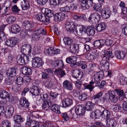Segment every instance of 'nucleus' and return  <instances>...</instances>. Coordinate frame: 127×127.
Returning <instances> with one entry per match:
<instances>
[{
	"mask_svg": "<svg viewBox=\"0 0 127 127\" xmlns=\"http://www.w3.org/2000/svg\"><path fill=\"white\" fill-rule=\"evenodd\" d=\"M12 11L14 13H18L20 11V9L17 6V5H14L12 6Z\"/></svg>",
	"mask_w": 127,
	"mask_h": 127,
	"instance_id": "56",
	"label": "nucleus"
},
{
	"mask_svg": "<svg viewBox=\"0 0 127 127\" xmlns=\"http://www.w3.org/2000/svg\"><path fill=\"white\" fill-rule=\"evenodd\" d=\"M0 97L2 99H5L7 98H9L10 97L9 93L5 90H0Z\"/></svg>",
	"mask_w": 127,
	"mask_h": 127,
	"instance_id": "32",
	"label": "nucleus"
},
{
	"mask_svg": "<svg viewBox=\"0 0 127 127\" xmlns=\"http://www.w3.org/2000/svg\"><path fill=\"white\" fill-rule=\"evenodd\" d=\"M89 97V95L85 93L81 95L79 97V99L81 100H84Z\"/></svg>",
	"mask_w": 127,
	"mask_h": 127,
	"instance_id": "57",
	"label": "nucleus"
},
{
	"mask_svg": "<svg viewBox=\"0 0 127 127\" xmlns=\"http://www.w3.org/2000/svg\"><path fill=\"white\" fill-rule=\"evenodd\" d=\"M2 127H10V124L7 121H5L2 122Z\"/></svg>",
	"mask_w": 127,
	"mask_h": 127,
	"instance_id": "64",
	"label": "nucleus"
},
{
	"mask_svg": "<svg viewBox=\"0 0 127 127\" xmlns=\"http://www.w3.org/2000/svg\"><path fill=\"white\" fill-rule=\"evenodd\" d=\"M51 105V103L50 101H44L42 104V107L43 109L46 111L49 109Z\"/></svg>",
	"mask_w": 127,
	"mask_h": 127,
	"instance_id": "33",
	"label": "nucleus"
},
{
	"mask_svg": "<svg viewBox=\"0 0 127 127\" xmlns=\"http://www.w3.org/2000/svg\"><path fill=\"white\" fill-rule=\"evenodd\" d=\"M63 41L64 44L67 46H70L74 42L72 39L68 37H64L63 39Z\"/></svg>",
	"mask_w": 127,
	"mask_h": 127,
	"instance_id": "29",
	"label": "nucleus"
},
{
	"mask_svg": "<svg viewBox=\"0 0 127 127\" xmlns=\"http://www.w3.org/2000/svg\"><path fill=\"white\" fill-rule=\"evenodd\" d=\"M55 73L59 78H62L66 75L65 71L61 69H57L55 71Z\"/></svg>",
	"mask_w": 127,
	"mask_h": 127,
	"instance_id": "42",
	"label": "nucleus"
},
{
	"mask_svg": "<svg viewBox=\"0 0 127 127\" xmlns=\"http://www.w3.org/2000/svg\"><path fill=\"white\" fill-rule=\"evenodd\" d=\"M60 50L52 47L46 50L47 54L51 55H57L60 53Z\"/></svg>",
	"mask_w": 127,
	"mask_h": 127,
	"instance_id": "16",
	"label": "nucleus"
},
{
	"mask_svg": "<svg viewBox=\"0 0 127 127\" xmlns=\"http://www.w3.org/2000/svg\"><path fill=\"white\" fill-rule=\"evenodd\" d=\"M115 56L118 59H123L125 57L126 54L123 51H117L115 52Z\"/></svg>",
	"mask_w": 127,
	"mask_h": 127,
	"instance_id": "27",
	"label": "nucleus"
},
{
	"mask_svg": "<svg viewBox=\"0 0 127 127\" xmlns=\"http://www.w3.org/2000/svg\"><path fill=\"white\" fill-rule=\"evenodd\" d=\"M106 26L105 23L101 22L98 24L96 27V29L99 32H102L106 29Z\"/></svg>",
	"mask_w": 127,
	"mask_h": 127,
	"instance_id": "25",
	"label": "nucleus"
},
{
	"mask_svg": "<svg viewBox=\"0 0 127 127\" xmlns=\"http://www.w3.org/2000/svg\"><path fill=\"white\" fill-rule=\"evenodd\" d=\"M13 118L15 123H22L23 122V118L19 115H15L13 116Z\"/></svg>",
	"mask_w": 127,
	"mask_h": 127,
	"instance_id": "43",
	"label": "nucleus"
},
{
	"mask_svg": "<svg viewBox=\"0 0 127 127\" xmlns=\"http://www.w3.org/2000/svg\"><path fill=\"white\" fill-rule=\"evenodd\" d=\"M44 14L48 17H51L54 16V13L53 11L48 9H45Z\"/></svg>",
	"mask_w": 127,
	"mask_h": 127,
	"instance_id": "48",
	"label": "nucleus"
},
{
	"mask_svg": "<svg viewBox=\"0 0 127 127\" xmlns=\"http://www.w3.org/2000/svg\"><path fill=\"white\" fill-rule=\"evenodd\" d=\"M21 5L22 8L23 10H27L30 6L29 2L26 0H23V1L21 2Z\"/></svg>",
	"mask_w": 127,
	"mask_h": 127,
	"instance_id": "30",
	"label": "nucleus"
},
{
	"mask_svg": "<svg viewBox=\"0 0 127 127\" xmlns=\"http://www.w3.org/2000/svg\"><path fill=\"white\" fill-rule=\"evenodd\" d=\"M15 17L13 16H11L7 18L6 21L9 24H11L14 22L16 20Z\"/></svg>",
	"mask_w": 127,
	"mask_h": 127,
	"instance_id": "54",
	"label": "nucleus"
},
{
	"mask_svg": "<svg viewBox=\"0 0 127 127\" xmlns=\"http://www.w3.org/2000/svg\"><path fill=\"white\" fill-rule=\"evenodd\" d=\"M18 100V97L16 95H14L13 96H12L9 99L10 101L13 104L17 103Z\"/></svg>",
	"mask_w": 127,
	"mask_h": 127,
	"instance_id": "46",
	"label": "nucleus"
},
{
	"mask_svg": "<svg viewBox=\"0 0 127 127\" xmlns=\"http://www.w3.org/2000/svg\"><path fill=\"white\" fill-rule=\"evenodd\" d=\"M101 56L102 58L100 62V70H106L109 67V64L107 61L109 58L112 55L111 51H108L105 50L101 52Z\"/></svg>",
	"mask_w": 127,
	"mask_h": 127,
	"instance_id": "1",
	"label": "nucleus"
},
{
	"mask_svg": "<svg viewBox=\"0 0 127 127\" xmlns=\"http://www.w3.org/2000/svg\"><path fill=\"white\" fill-rule=\"evenodd\" d=\"M106 126L109 127H115L117 124V122L115 118H110L106 119Z\"/></svg>",
	"mask_w": 127,
	"mask_h": 127,
	"instance_id": "15",
	"label": "nucleus"
},
{
	"mask_svg": "<svg viewBox=\"0 0 127 127\" xmlns=\"http://www.w3.org/2000/svg\"><path fill=\"white\" fill-rule=\"evenodd\" d=\"M90 84L88 85L84 84H83V85L84 86V87L85 89H89L90 91H91L94 88L93 86L94 82L92 81L90 82Z\"/></svg>",
	"mask_w": 127,
	"mask_h": 127,
	"instance_id": "40",
	"label": "nucleus"
},
{
	"mask_svg": "<svg viewBox=\"0 0 127 127\" xmlns=\"http://www.w3.org/2000/svg\"><path fill=\"white\" fill-rule=\"evenodd\" d=\"M120 82L121 84L124 85L127 83V78L123 77L120 79Z\"/></svg>",
	"mask_w": 127,
	"mask_h": 127,
	"instance_id": "60",
	"label": "nucleus"
},
{
	"mask_svg": "<svg viewBox=\"0 0 127 127\" xmlns=\"http://www.w3.org/2000/svg\"><path fill=\"white\" fill-rule=\"evenodd\" d=\"M109 98L110 101L112 102L116 103L118 99L117 96L114 91H110L109 92Z\"/></svg>",
	"mask_w": 127,
	"mask_h": 127,
	"instance_id": "22",
	"label": "nucleus"
},
{
	"mask_svg": "<svg viewBox=\"0 0 127 127\" xmlns=\"http://www.w3.org/2000/svg\"><path fill=\"white\" fill-rule=\"evenodd\" d=\"M69 50L72 53H77L79 51V47L74 42L69 47Z\"/></svg>",
	"mask_w": 127,
	"mask_h": 127,
	"instance_id": "21",
	"label": "nucleus"
},
{
	"mask_svg": "<svg viewBox=\"0 0 127 127\" xmlns=\"http://www.w3.org/2000/svg\"><path fill=\"white\" fill-rule=\"evenodd\" d=\"M16 80L17 84L21 85L22 84L24 81L23 78L21 77H19L17 78Z\"/></svg>",
	"mask_w": 127,
	"mask_h": 127,
	"instance_id": "61",
	"label": "nucleus"
},
{
	"mask_svg": "<svg viewBox=\"0 0 127 127\" xmlns=\"http://www.w3.org/2000/svg\"><path fill=\"white\" fill-rule=\"evenodd\" d=\"M101 8V5L100 4L97 3L95 4L93 7V10L96 11H99Z\"/></svg>",
	"mask_w": 127,
	"mask_h": 127,
	"instance_id": "58",
	"label": "nucleus"
},
{
	"mask_svg": "<svg viewBox=\"0 0 127 127\" xmlns=\"http://www.w3.org/2000/svg\"><path fill=\"white\" fill-rule=\"evenodd\" d=\"M127 10L126 8H124V10L123 9L122 10V12L121 13V16L123 19H125L127 16Z\"/></svg>",
	"mask_w": 127,
	"mask_h": 127,
	"instance_id": "63",
	"label": "nucleus"
},
{
	"mask_svg": "<svg viewBox=\"0 0 127 127\" xmlns=\"http://www.w3.org/2000/svg\"><path fill=\"white\" fill-rule=\"evenodd\" d=\"M17 69L15 68H10L6 72V74L8 77H12L17 74Z\"/></svg>",
	"mask_w": 127,
	"mask_h": 127,
	"instance_id": "23",
	"label": "nucleus"
},
{
	"mask_svg": "<svg viewBox=\"0 0 127 127\" xmlns=\"http://www.w3.org/2000/svg\"><path fill=\"white\" fill-rule=\"evenodd\" d=\"M100 19V15L97 13H93L91 14L88 18L89 21L93 24L98 22Z\"/></svg>",
	"mask_w": 127,
	"mask_h": 127,
	"instance_id": "4",
	"label": "nucleus"
},
{
	"mask_svg": "<svg viewBox=\"0 0 127 127\" xmlns=\"http://www.w3.org/2000/svg\"><path fill=\"white\" fill-rule=\"evenodd\" d=\"M35 17L37 19L41 22H44L46 24H48L49 22V19H47L45 14H40V15H35Z\"/></svg>",
	"mask_w": 127,
	"mask_h": 127,
	"instance_id": "14",
	"label": "nucleus"
},
{
	"mask_svg": "<svg viewBox=\"0 0 127 127\" xmlns=\"http://www.w3.org/2000/svg\"><path fill=\"white\" fill-rule=\"evenodd\" d=\"M94 105L93 103L91 101L88 102L86 105V110L87 111H91L92 110Z\"/></svg>",
	"mask_w": 127,
	"mask_h": 127,
	"instance_id": "41",
	"label": "nucleus"
},
{
	"mask_svg": "<svg viewBox=\"0 0 127 127\" xmlns=\"http://www.w3.org/2000/svg\"><path fill=\"white\" fill-rule=\"evenodd\" d=\"M55 65L53 67L56 68L58 66L60 67H63L64 66V63L62 60L55 61L54 62Z\"/></svg>",
	"mask_w": 127,
	"mask_h": 127,
	"instance_id": "45",
	"label": "nucleus"
},
{
	"mask_svg": "<svg viewBox=\"0 0 127 127\" xmlns=\"http://www.w3.org/2000/svg\"><path fill=\"white\" fill-rule=\"evenodd\" d=\"M90 52L95 59L99 57V55L96 50L95 49H91Z\"/></svg>",
	"mask_w": 127,
	"mask_h": 127,
	"instance_id": "49",
	"label": "nucleus"
},
{
	"mask_svg": "<svg viewBox=\"0 0 127 127\" xmlns=\"http://www.w3.org/2000/svg\"><path fill=\"white\" fill-rule=\"evenodd\" d=\"M78 65L81 66L82 69H85L87 68V66L85 62L83 61H80L78 62Z\"/></svg>",
	"mask_w": 127,
	"mask_h": 127,
	"instance_id": "59",
	"label": "nucleus"
},
{
	"mask_svg": "<svg viewBox=\"0 0 127 127\" xmlns=\"http://www.w3.org/2000/svg\"><path fill=\"white\" fill-rule=\"evenodd\" d=\"M64 88L66 89L71 91L73 89V84L69 81L66 80L63 83Z\"/></svg>",
	"mask_w": 127,
	"mask_h": 127,
	"instance_id": "24",
	"label": "nucleus"
},
{
	"mask_svg": "<svg viewBox=\"0 0 127 127\" xmlns=\"http://www.w3.org/2000/svg\"><path fill=\"white\" fill-rule=\"evenodd\" d=\"M61 2V0H50V4L51 6H56L59 4Z\"/></svg>",
	"mask_w": 127,
	"mask_h": 127,
	"instance_id": "51",
	"label": "nucleus"
},
{
	"mask_svg": "<svg viewBox=\"0 0 127 127\" xmlns=\"http://www.w3.org/2000/svg\"><path fill=\"white\" fill-rule=\"evenodd\" d=\"M32 51V48L31 45L28 44L24 45L21 47L20 52L23 55H26L25 53L28 52V55L31 57L30 54Z\"/></svg>",
	"mask_w": 127,
	"mask_h": 127,
	"instance_id": "7",
	"label": "nucleus"
},
{
	"mask_svg": "<svg viewBox=\"0 0 127 127\" xmlns=\"http://www.w3.org/2000/svg\"><path fill=\"white\" fill-rule=\"evenodd\" d=\"M60 109V106L57 104L53 105L51 107V110H52L58 114L61 113Z\"/></svg>",
	"mask_w": 127,
	"mask_h": 127,
	"instance_id": "35",
	"label": "nucleus"
},
{
	"mask_svg": "<svg viewBox=\"0 0 127 127\" xmlns=\"http://www.w3.org/2000/svg\"><path fill=\"white\" fill-rule=\"evenodd\" d=\"M32 119L30 115L28 116L27 118V121L26 123V127H31Z\"/></svg>",
	"mask_w": 127,
	"mask_h": 127,
	"instance_id": "55",
	"label": "nucleus"
},
{
	"mask_svg": "<svg viewBox=\"0 0 127 127\" xmlns=\"http://www.w3.org/2000/svg\"><path fill=\"white\" fill-rule=\"evenodd\" d=\"M112 107L114 111L116 112H121L123 111L122 107L119 103L113 105Z\"/></svg>",
	"mask_w": 127,
	"mask_h": 127,
	"instance_id": "44",
	"label": "nucleus"
},
{
	"mask_svg": "<svg viewBox=\"0 0 127 127\" xmlns=\"http://www.w3.org/2000/svg\"><path fill=\"white\" fill-rule=\"evenodd\" d=\"M115 90L117 94L119 97V100L121 101L122 100L124 96V91L120 89H116Z\"/></svg>",
	"mask_w": 127,
	"mask_h": 127,
	"instance_id": "38",
	"label": "nucleus"
},
{
	"mask_svg": "<svg viewBox=\"0 0 127 127\" xmlns=\"http://www.w3.org/2000/svg\"><path fill=\"white\" fill-rule=\"evenodd\" d=\"M103 94L101 92H99L96 94L93 95L92 97L93 99H96V103L100 104H103L105 101L107 100V97L105 96H103V97L99 98Z\"/></svg>",
	"mask_w": 127,
	"mask_h": 127,
	"instance_id": "2",
	"label": "nucleus"
},
{
	"mask_svg": "<svg viewBox=\"0 0 127 127\" xmlns=\"http://www.w3.org/2000/svg\"><path fill=\"white\" fill-rule=\"evenodd\" d=\"M75 112L77 115L83 116L84 115L85 108L83 105H79L75 108Z\"/></svg>",
	"mask_w": 127,
	"mask_h": 127,
	"instance_id": "9",
	"label": "nucleus"
},
{
	"mask_svg": "<svg viewBox=\"0 0 127 127\" xmlns=\"http://www.w3.org/2000/svg\"><path fill=\"white\" fill-rule=\"evenodd\" d=\"M65 14L63 12H60L55 14L54 16V18L55 21L59 22L63 20L65 17Z\"/></svg>",
	"mask_w": 127,
	"mask_h": 127,
	"instance_id": "19",
	"label": "nucleus"
},
{
	"mask_svg": "<svg viewBox=\"0 0 127 127\" xmlns=\"http://www.w3.org/2000/svg\"><path fill=\"white\" fill-rule=\"evenodd\" d=\"M102 108L104 110L100 114L101 116H104V117H106V119H109L110 118V111L106 110L104 109L103 108Z\"/></svg>",
	"mask_w": 127,
	"mask_h": 127,
	"instance_id": "37",
	"label": "nucleus"
},
{
	"mask_svg": "<svg viewBox=\"0 0 127 127\" xmlns=\"http://www.w3.org/2000/svg\"><path fill=\"white\" fill-rule=\"evenodd\" d=\"M17 43V38L15 37H12L5 41L6 45L10 47L11 50L13 49V47L15 46Z\"/></svg>",
	"mask_w": 127,
	"mask_h": 127,
	"instance_id": "10",
	"label": "nucleus"
},
{
	"mask_svg": "<svg viewBox=\"0 0 127 127\" xmlns=\"http://www.w3.org/2000/svg\"><path fill=\"white\" fill-rule=\"evenodd\" d=\"M33 113H32V123L33 121L34 123L32 124L33 127H39V125L37 121L39 118V114L35 113V112H33Z\"/></svg>",
	"mask_w": 127,
	"mask_h": 127,
	"instance_id": "17",
	"label": "nucleus"
},
{
	"mask_svg": "<svg viewBox=\"0 0 127 127\" xmlns=\"http://www.w3.org/2000/svg\"><path fill=\"white\" fill-rule=\"evenodd\" d=\"M111 11L108 7L103 8L101 11V15L103 18L107 19L109 18L111 14Z\"/></svg>",
	"mask_w": 127,
	"mask_h": 127,
	"instance_id": "12",
	"label": "nucleus"
},
{
	"mask_svg": "<svg viewBox=\"0 0 127 127\" xmlns=\"http://www.w3.org/2000/svg\"><path fill=\"white\" fill-rule=\"evenodd\" d=\"M20 104L22 106L25 108L28 107L29 105L28 101H27L25 97L21 98L20 101Z\"/></svg>",
	"mask_w": 127,
	"mask_h": 127,
	"instance_id": "28",
	"label": "nucleus"
},
{
	"mask_svg": "<svg viewBox=\"0 0 127 127\" xmlns=\"http://www.w3.org/2000/svg\"><path fill=\"white\" fill-rule=\"evenodd\" d=\"M75 32L76 34L80 36L83 35L85 33H86L87 27L83 26H76L75 28Z\"/></svg>",
	"mask_w": 127,
	"mask_h": 127,
	"instance_id": "5",
	"label": "nucleus"
},
{
	"mask_svg": "<svg viewBox=\"0 0 127 127\" xmlns=\"http://www.w3.org/2000/svg\"><path fill=\"white\" fill-rule=\"evenodd\" d=\"M73 100L70 98H66L62 101V107H69L73 104Z\"/></svg>",
	"mask_w": 127,
	"mask_h": 127,
	"instance_id": "20",
	"label": "nucleus"
},
{
	"mask_svg": "<svg viewBox=\"0 0 127 127\" xmlns=\"http://www.w3.org/2000/svg\"><path fill=\"white\" fill-rule=\"evenodd\" d=\"M29 60V56L26 55H23V56L20 55H19L17 57V63L21 65L25 64L28 63Z\"/></svg>",
	"mask_w": 127,
	"mask_h": 127,
	"instance_id": "3",
	"label": "nucleus"
},
{
	"mask_svg": "<svg viewBox=\"0 0 127 127\" xmlns=\"http://www.w3.org/2000/svg\"><path fill=\"white\" fill-rule=\"evenodd\" d=\"M65 27L66 30L69 32L73 31L76 28L74 22L71 21H66L65 24Z\"/></svg>",
	"mask_w": 127,
	"mask_h": 127,
	"instance_id": "11",
	"label": "nucleus"
},
{
	"mask_svg": "<svg viewBox=\"0 0 127 127\" xmlns=\"http://www.w3.org/2000/svg\"><path fill=\"white\" fill-rule=\"evenodd\" d=\"M36 30H33L34 34L33 36H32V40L35 41H37L39 39L40 37V35L39 34L37 33V32H35Z\"/></svg>",
	"mask_w": 127,
	"mask_h": 127,
	"instance_id": "50",
	"label": "nucleus"
},
{
	"mask_svg": "<svg viewBox=\"0 0 127 127\" xmlns=\"http://www.w3.org/2000/svg\"><path fill=\"white\" fill-rule=\"evenodd\" d=\"M95 29L92 27H87L86 33L89 36H93L95 34Z\"/></svg>",
	"mask_w": 127,
	"mask_h": 127,
	"instance_id": "31",
	"label": "nucleus"
},
{
	"mask_svg": "<svg viewBox=\"0 0 127 127\" xmlns=\"http://www.w3.org/2000/svg\"><path fill=\"white\" fill-rule=\"evenodd\" d=\"M93 4L92 0H83L81 3V7L84 10L89 9L92 6Z\"/></svg>",
	"mask_w": 127,
	"mask_h": 127,
	"instance_id": "6",
	"label": "nucleus"
},
{
	"mask_svg": "<svg viewBox=\"0 0 127 127\" xmlns=\"http://www.w3.org/2000/svg\"><path fill=\"white\" fill-rule=\"evenodd\" d=\"M104 77L103 72L102 71L95 73L93 76L95 81H96L101 80Z\"/></svg>",
	"mask_w": 127,
	"mask_h": 127,
	"instance_id": "18",
	"label": "nucleus"
},
{
	"mask_svg": "<svg viewBox=\"0 0 127 127\" xmlns=\"http://www.w3.org/2000/svg\"><path fill=\"white\" fill-rule=\"evenodd\" d=\"M32 51V54L35 55L39 54L40 52V50L37 46H35L33 48Z\"/></svg>",
	"mask_w": 127,
	"mask_h": 127,
	"instance_id": "52",
	"label": "nucleus"
},
{
	"mask_svg": "<svg viewBox=\"0 0 127 127\" xmlns=\"http://www.w3.org/2000/svg\"><path fill=\"white\" fill-rule=\"evenodd\" d=\"M60 10L61 12H63L64 14H65V17H67L70 15V8L68 7H61L60 8Z\"/></svg>",
	"mask_w": 127,
	"mask_h": 127,
	"instance_id": "34",
	"label": "nucleus"
},
{
	"mask_svg": "<svg viewBox=\"0 0 127 127\" xmlns=\"http://www.w3.org/2000/svg\"><path fill=\"white\" fill-rule=\"evenodd\" d=\"M20 27L18 25L14 24L11 27V30L13 33L16 34L20 30Z\"/></svg>",
	"mask_w": 127,
	"mask_h": 127,
	"instance_id": "26",
	"label": "nucleus"
},
{
	"mask_svg": "<svg viewBox=\"0 0 127 127\" xmlns=\"http://www.w3.org/2000/svg\"><path fill=\"white\" fill-rule=\"evenodd\" d=\"M40 93V90L36 86H34L32 88V95L37 96Z\"/></svg>",
	"mask_w": 127,
	"mask_h": 127,
	"instance_id": "47",
	"label": "nucleus"
},
{
	"mask_svg": "<svg viewBox=\"0 0 127 127\" xmlns=\"http://www.w3.org/2000/svg\"><path fill=\"white\" fill-rule=\"evenodd\" d=\"M72 76L78 80L81 79L83 76V72L79 70L76 69L72 71Z\"/></svg>",
	"mask_w": 127,
	"mask_h": 127,
	"instance_id": "13",
	"label": "nucleus"
},
{
	"mask_svg": "<svg viewBox=\"0 0 127 127\" xmlns=\"http://www.w3.org/2000/svg\"><path fill=\"white\" fill-rule=\"evenodd\" d=\"M22 72L23 74H27L30 75L32 73V70L30 68L24 67L22 69Z\"/></svg>",
	"mask_w": 127,
	"mask_h": 127,
	"instance_id": "39",
	"label": "nucleus"
},
{
	"mask_svg": "<svg viewBox=\"0 0 127 127\" xmlns=\"http://www.w3.org/2000/svg\"><path fill=\"white\" fill-rule=\"evenodd\" d=\"M42 60L38 57L32 59V66L34 68L39 67L42 65Z\"/></svg>",
	"mask_w": 127,
	"mask_h": 127,
	"instance_id": "8",
	"label": "nucleus"
},
{
	"mask_svg": "<svg viewBox=\"0 0 127 127\" xmlns=\"http://www.w3.org/2000/svg\"><path fill=\"white\" fill-rule=\"evenodd\" d=\"M104 40L103 39L98 40L95 41L94 42V46L96 48H98L101 46H103L104 44Z\"/></svg>",
	"mask_w": 127,
	"mask_h": 127,
	"instance_id": "36",
	"label": "nucleus"
},
{
	"mask_svg": "<svg viewBox=\"0 0 127 127\" xmlns=\"http://www.w3.org/2000/svg\"><path fill=\"white\" fill-rule=\"evenodd\" d=\"M35 32H37V33L39 34L40 35L41 34L42 35H45L46 34V32L44 31V29L40 27L36 30Z\"/></svg>",
	"mask_w": 127,
	"mask_h": 127,
	"instance_id": "53",
	"label": "nucleus"
},
{
	"mask_svg": "<svg viewBox=\"0 0 127 127\" xmlns=\"http://www.w3.org/2000/svg\"><path fill=\"white\" fill-rule=\"evenodd\" d=\"M29 24H30V21H25L22 24V27L23 28L25 29H28V27H26L28 25H29Z\"/></svg>",
	"mask_w": 127,
	"mask_h": 127,
	"instance_id": "62",
	"label": "nucleus"
}]
</instances>
